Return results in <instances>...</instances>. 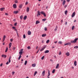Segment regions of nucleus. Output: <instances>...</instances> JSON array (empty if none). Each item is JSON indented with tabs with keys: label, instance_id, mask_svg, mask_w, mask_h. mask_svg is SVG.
<instances>
[{
	"label": "nucleus",
	"instance_id": "nucleus-1",
	"mask_svg": "<svg viewBox=\"0 0 78 78\" xmlns=\"http://www.w3.org/2000/svg\"><path fill=\"white\" fill-rule=\"evenodd\" d=\"M78 38H76L74 39V41H71V43H76V41H78Z\"/></svg>",
	"mask_w": 78,
	"mask_h": 78
},
{
	"label": "nucleus",
	"instance_id": "nucleus-2",
	"mask_svg": "<svg viewBox=\"0 0 78 78\" xmlns=\"http://www.w3.org/2000/svg\"><path fill=\"white\" fill-rule=\"evenodd\" d=\"M41 14H43L44 16V17H46V15H45V13L43 11H41Z\"/></svg>",
	"mask_w": 78,
	"mask_h": 78
},
{
	"label": "nucleus",
	"instance_id": "nucleus-3",
	"mask_svg": "<svg viewBox=\"0 0 78 78\" xmlns=\"http://www.w3.org/2000/svg\"><path fill=\"white\" fill-rule=\"evenodd\" d=\"M23 49H21L20 50V52H19V54H20V55H22V52L23 51Z\"/></svg>",
	"mask_w": 78,
	"mask_h": 78
},
{
	"label": "nucleus",
	"instance_id": "nucleus-4",
	"mask_svg": "<svg viewBox=\"0 0 78 78\" xmlns=\"http://www.w3.org/2000/svg\"><path fill=\"white\" fill-rule=\"evenodd\" d=\"M71 45V43H70L68 42L64 44V45Z\"/></svg>",
	"mask_w": 78,
	"mask_h": 78
},
{
	"label": "nucleus",
	"instance_id": "nucleus-5",
	"mask_svg": "<svg viewBox=\"0 0 78 78\" xmlns=\"http://www.w3.org/2000/svg\"><path fill=\"white\" fill-rule=\"evenodd\" d=\"M27 34L28 35H31V32L30 30H29L27 32Z\"/></svg>",
	"mask_w": 78,
	"mask_h": 78
},
{
	"label": "nucleus",
	"instance_id": "nucleus-6",
	"mask_svg": "<svg viewBox=\"0 0 78 78\" xmlns=\"http://www.w3.org/2000/svg\"><path fill=\"white\" fill-rule=\"evenodd\" d=\"M75 16V12H74L73 13L72 15V17H73Z\"/></svg>",
	"mask_w": 78,
	"mask_h": 78
},
{
	"label": "nucleus",
	"instance_id": "nucleus-7",
	"mask_svg": "<svg viewBox=\"0 0 78 78\" xmlns=\"http://www.w3.org/2000/svg\"><path fill=\"white\" fill-rule=\"evenodd\" d=\"M13 6L14 8H17V5L16 4H13Z\"/></svg>",
	"mask_w": 78,
	"mask_h": 78
},
{
	"label": "nucleus",
	"instance_id": "nucleus-8",
	"mask_svg": "<svg viewBox=\"0 0 78 78\" xmlns=\"http://www.w3.org/2000/svg\"><path fill=\"white\" fill-rule=\"evenodd\" d=\"M6 55H2V57H3V58H6Z\"/></svg>",
	"mask_w": 78,
	"mask_h": 78
},
{
	"label": "nucleus",
	"instance_id": "nucleus-9",
	"mask_svg": "<svg viewBox=\"0 0 78 78\" xmlns=\"http://www.w3.org/2000/svg\"><path fill=\"white\" fill-rule=\"evenodd\" d=\"M66 0H64L63 2V3H62V5H63L64 6V5H65V4H66Z\"/></svg>",
	"mask_w": 78,
	"mask_h": 78
},
{
	"label": "nucleus",
	"instance_id": "nucleus-10",
	"mask_svg": "<svg viewBox=\"0 0 78 78\" xmlns=\"http://www.w3.org/2000/svg\"><path fill=\"white\" fill-rule=\"evenodd\" d=\"M18 12H19V11H15L13 12L14 14H17Z\"/></svg>",
	"mask_w": 78,
	"mask_h": 78
},
{
	"label": "nucleus",
	"instance_id": "nucleus-11",
	"mask_svg": "<svg viewBox=\"0 0 78 78\" xmlns=\"http://www.w3.org/2000/svg\"><path fill=\"white\" fill-rule=\"evenodd\" d=\"M45 71L44 70L42 73V75L43 76H44L45 75Z\"/></svg>",
	"mask_w": 78,
	"mask_h": 78
},
{
	"label": "nucleus",
	"instance_id": "nucleus-12",
	"mask_svg": "<svg viewBox=\"0 0 78 78\" xmlns=\"http://www.w3.org/2000/svg\"><path fill=\"white\" fill-rule=\"evenodd\" d=\"M41 16V12L39 11H38L37 16Z\"/></svg>",
	"mask_w": 78,
	"mask_h": 78
},
{
	"label": "nucleus",
	"instance_id": "nucleus-13",
	"mask_svg": "<svg viewBox=\"0 0 78 78\" xmlns=\"http://www.w3.org/2000/svg\"><path fill=\"white\" fill-rule=\"evenodd\" d=\"M49 52V50H47L44 51V53H48Z\"/></svg>",
	"mask_w": 78,
	"mask_h": 78
},
{
	"label": "nucleus",
	"instance_id": "nucleus-14",
	"mask_svg": "<svg viewBox=\"0 0 78 78\" xmlns=\"http://www.w3.org/2000/svg\"><path fill=\"white\" fill-rule=\"evenodd\" d=\"M19 8H22V4H20L19 6Z\"/></svg>",
	"mask_w": 78,
	"mask_h": 78
},
{
	"label": "nucleus",
	"instance_id": "nucleus-15",
	"mask_svg": "<svg viewBox=\"0 0 78 78\" xmlns=\"http://www.w3.org/2000/svg\"><path fill=\"white\" fill-rule=\"evenodd\" d=\"M21 55H22L21 54L20 55V56H19V57L18 58V60H20V59L22 57V56H21Z\"/></svg>",
	"mask_w": 78,
	"mask_h": 78
},
{
	"label": "nucleus",
	"instance_id": "nucleus-16",
	"mask_svg": "<svg viewBox=\"0 0 78 78\" xmlns=\"http://www.w3.org/2000/svg\"><path fill=\"white\" fill-rule=\"evenodd\" d=\"M59 64H57L55 67L56 69H58L59 68Z\"/></svg>",
	"mask_w": 78,
	"mask_h": 78
},
{
	"label": "nucleus",
	"instance_id": "nucleus-17",
	"mask_svg": "<svg viewBox=\"0 0 78 78\" xmlns=\"http://www.w3.org/2000/svg\"><path fill=\"white\" fill-rule=\"evenodd\" d=\"M66 56H69V55H70V54H69V52H67L66 53Z\"/></svg>",
	"mask_w": 78,
	"mask_h": 78
},
{
	"label": "nucleus",
	"instance_id": "nucleus-18",
	"mask_svg": "<svg viewBox=\"0 0 78 78\" xmlns=\"http://www.w3.org/2000/svg\"><path fill=\"white\" fill-rule=\"evenodd\" d=\"M32 67H36V64L34 63V64H32Z\"/></svg>",
	"mask_w": 78,
	"mask_h": 78
},
{
	"label": "nucleus",
	"instance_id": "nucleus-19",
	"mask_svg": "<svg viewBox=\"0 0 78 78\" xmlns=\"http://www.w3.org/2000/svg\"><path fill=\"white\" fill-rule=\"evenodd\" d=\"M11 45H12V43H9V48H10L11 47Z\"/></svg>",
	"mask_w": 78,
	"mask_h": 78
},
{
	"label": "nucleus",
	"instance_id": "nucleus-20",
	"mask_svg": "<svg viewBox=\"0 0 78 78\" xmlns=\"http://www.w3.org/2000/svg\"><path fill=\"white\" fill-rule=\"evenodd\" d=\"M27 60H26L25 61V63H24V65H25V66H26V65H27Z\"/></svg>",
	"mask_w": 78,
	"mask_h": 78
},
{
	"label": "nucleus",
	"instance_id": "nucleus-21",
	"mask_svg": "<svg viewBox=\"0 0 78 78\" xmlns=\"http://www.w3.org/2000/svg\"><path fill=\"white\" fill-rule=\"evenodd\" d=\"M5 9L4 7L1 8L0 9V10H5Z\"/></svg>",
	"mask_w": 78,
	"mask_h": 78
},
{
	"label": "nucleus",
	"instance_id": "nucleus-22",
	"mask_svg": "<svg viewBox=\"0 0 78 78\" xmlns=\"http://www.w3.org/2000/svg\"><path fill=\"white\" fill-rule=\"evenodd\" d=\"M50 75V71L49 70H48V76H49Z\"/></svg>",
	"mask_w": 78,
	"mask_h": 78
},
{
	"label": "nucleus",
	"instance_id": "nucleus-23",
	"mask_svg": "<svg viewBox=\"0 0 78 78\" xmlns=\"http://www.w3.org/2000/svg\"><path fill=\"white\" fill-rule=\"evenodd\" d=\"M27 18V16H25L24 17H23V19L24 20H25Z\"/></svg>",
	"mask_w": 78,
	"mask_h": 78
},
{
	"label": "nucleus",
	"instance_id": "nucleus-24",
	"mask_svg": "<svg viewBox=\"0 0 78 78\" xmlns=\"http://www.w3.org/2000/svg\"><path fill=\"white\" fill-rule=\"evenodd\" d=\"M74 64L75 66H76V61H75L74 62Z\"/></svg>",
	"mask_w": 78,
	"mask_h": 78
},
{
	"label": "nucleus",
	"instance_id": "nucleus-25",
	"mask_svg": "<svg viewBox=\"0 0 78 78\" xmlns=\"http://www.w3.org/2000/svg\"><path fill=\"white\" fill-rule=\"evenodd\" d=\"M36 25H37V24H38V23H39V22L38 21H37L36 22Z\"/></svg>",
	"mask_w": 78,
	"mask_h": 78
},
{
	"label": "nucleus",
	"instance_id": "nucleus-26",
	"mask_svg": "<svg viewBox=\"0 0 78 78\" xmlns=\"http://www.w3.org/2000/svg\"><path fill=\"white\" fill-rule=\"evenodd\" d=\"M42 37H45V36H46V34H43L42 35Z\"/></svg>",
	"mask_w": 78,
	"mask_h": 78
},
{
	"label": "nucleus",
	"instance_id": "nucleus-27",
	"mask_svg": "<svg viewBox=\"0 0 78 78\" xmlns=\"http://www.w3.org/2000/svg\"><path fill=\"white\" fill-rule=\"evenodd\" d=\"M68 12V11L67 10H66L65 12V15H67V13Z\"/></svg>",
	"mask_w": 78,
	"mask_h": 78
},
{
	"label": "nucleus",
	"instance_id": "nucleus-28",
	"mask_svg": "<svg viewBox=\"0 0 78 78\" xmlns=\"http://www.w3.org/2000/svg\"><path fill=\"white\" fill-rule=\"evenodd\" d=\"M37 71H35L34 73V76H35L37 74Z\"/></svg>",
	"mask_w": 78,
	"mask_h": 78
},
{
	"label": "nucleus",
	"instance_id": "nucleus-29",
	"mask_svg": "<svg viewBox=\"0 0 78 78\" xmlns=\"http://www.w3.org/2000/svg\"><path fill=\"white\" fill-rule=\"evenodd\" d=\"M15 3H18V1L17 0H15L14 1Z\"/></svg>",
	"mask_w": 78,
	"mask_h": 78
},
{
	"label": "nucleus",
	"instance_id": "nucleus-30",
	"mask_svg": "<svg viewBox=\"0 0 78 78\" xmlns=\"http://www.w3.org/2000/svg\"><path fill=\"white\" fill-rule=\"evenodd\" d=\"M55 72V69H53L52 71V73H54Z\"/></svg>",
	"mask_w": 78,
	"mask_h": 78
},
{
	"label": "nucleus",
	"instance_id": "nucleus-31",
	"mask_svg": "<svg viewBox=\"0 0 78 78\" xmlns=\"http://www.w3.org/2000/svg\"><path fill=\"white\" fill-rule=\"evenodd\" d=\"M26 38V36H25V35L24 34L23 35V39H25V38Z\"/></svg>",
	"mask_w": 78,
	"mask_h": 78
},
{
	"label": "nucleus",
	"instance_id": "nucleus-32",
	"mask_svg": "<svg viewBox=\"0 0 78 78\" xmlns=\"http://www.w3.org/2000/svg\"><path fill=\"white\" fill-rule=\"evenodd\" d=\"M5 38H6V35L4 36L3 37V39H5Z\"/></svg>",
	"mask_w": 78,
	"mask_h": 78
},
{
	"label": "nucleus",
	"instance_id": "nucleus-33",
	"mask_svg": "<svg viewBox=\"0 0 78 78\" xmlns=\"http://www.w3.org/2000/svg\"><path fill=\"white\" fill-rule=\"evenodd\" d=\"M20 19L22 20L23 18V16H20Z\"/></svg>",
	"mask_w": 78,
	"mask_h": 78
},
{
	"label": "nucleus",
	"instance_id": "nucleus-34",
	"mask_svg": "<svg viewBox=\"0 0 78 78\" xmlns=\"http://www.w3.org/2000/svg\"><path fill=\"white\" fill-rule=\"evenodd\" d=\"M74 28H75V26H73L72 28V30H73L74 29Z\"/></svg>",
	"mask_w": 78,
	"mask_h": 78
},
{
	"label": "nucleus",
	"instance_id": "nucleus-35",
	"mask_svg": "<svg viewBox=\"0 0 78 78\" xmlns=\"http://www.w3.org/2000/svg\"><path fill=\"white\" fill-rule=\"evenodd\" d=\"M50 42V40H48L47 41H46V43L47 44H48L49 42Z\"/></svg>",
	"mask_w": 78,
	"mask_h": 78
},
{
	"label": "nucleus",
	"instance_id": "nucleus-36",
	"mask_svg": "<svg viewBox=\"0 0 78 78\" xmlns=\"http://www.w3.org/2000/svg\"><path fill=\"white\" fill-rule=\"evenodd\" d=\"M78 48V47L77 46H76L74 47V48H76V49H77V48Z\"/></svg>",
	"mask_w": 78,
	"mask_h": 78
},
{
	"label": "nucleus",
	"instance_id": "nucleus-37",
	"mask_svg": "<svg viewBox=\"0 0 78 78\" xmlns=\"http://www.w3.org/2000/svg\"><path fill=\"white\" fill-rule=\"evenodd\" d=\"M44 56H43V57H41V59L42 60H43V59H44Z\"/></svg>",
	"mask_w": 78,
	"mask_h": 78
},
{
	"label": "nucleus",
	"instance_id": "nucleus-38",
	"mask_svg": "<svg viewBox=\"0 0 78 78\" xmlns=\"http://www.w3.org/2000/svg\"><path fill=\"white\" fill-rule=\"evenodd\" d=\"M8 48H7L6 49L5 52H7V51H8Z\"/></svg>",
	"mask_w": 78,
	"mask_h": 78
},
{
	"label": "nucleus",
	"instance_id": "nucleus-39",
	"mask_svg": "<svg viewBox=\"0 0 78 78\" xmlns=\"http://www.w3.org/2000/svg\"><path fill=\"white\" fill-rule=\"evenodd\" d=\"M28 2H26L25 4V5H28Z\"/></svg>",
	"mask_w": 78,
	"mask_h": 78
},
{
	"label": "nucleus",
	"instance_id": "nucleus-40",
	"mask_svg": "<svg viewBox=\"0 0 78 78\" xmlns=\"http://www.w3.org/2000/svg\"><path fill=\"white\" fill-rule=\"evenodd\" d=\"M27 48L28 49V50H30V47L28 46L27 47Z\"/></svg>",
	"mask_w": 78,
	"mask_h": 78
},
{
	"label": "nucleus",
	"instance_id": "nucleus-41",
	"mask_svg": "<svg viewBox=\"0 0 78 78\" xmlns=\"http://www.w3.org/2000/svg\"><path fill=\"white\" fill-rule=\"evenodd\" d=\"M46 20V19H43L42 20V21H44H44H45Z\"/></svg>",
	"mask_w": 78,
	"mask_h": 78
},
{
	"label": "nucleus",
	"instance_id": "nucleus-42",
	"mask_svg": "<svg viewBox=\"0 0 78 78\" xmlns=\"http://www.w3.org/2000/svg\"><path fill=\"white\" fill-rule=\"evenodd\" d=\"M59 55H61V51L59 52Z\"/></svg>",
	"mask_w": 78,
	"mask_h": 78
},
{
	"label": "nucleus",
	"instance_id": "nucleus-43",
	"mask_svg": "<svg viewBox=\"0 0 78 78\" xmlns=\"http://www.w3.org/2000/svg\"><path fill=\"white\" fill-rule=\"evenodd\" d=\"M44 50V48H42V49H41V50H40V51H43V50Z\"/></svg>",
	"mask_w": 78,
	"mask_h": 78
},
{
	"label": "nucleus",
	"instance_id": "nucleus-44",
	"mask_svg": "<svg viewBox=\"0 0 78 78\" xmlns=\"http://www.w3.org/2000/svg\"><path fill=\"white\" fill-rule=\"evenodd\" d=\"M58 43L61 44H62V42H61V41H59L58 42Z\"/></svg>",
	"mask_w": 78,
	"mask_h": 78
},
{
	"label": "nucleus",
	"instance_id": "nucleus-45",
	"mask_svg": "<svg viewBox=\"0 0 78 78\" xmlns=\"http://www.w3.org/2000/svg\"><path fill=\"white\" fill-rule=\"evenodd\" d=\"M15 73V72H12V75H14Z\"/></svg>",
	"mask_w": 78,
	"mask_h": 78
},
{
	"label": "nucleus",
	"instance_id": "nucleus-46",
	"mask_svg": "<svg viewBox=\"0 0 78 78\" xmlns=\"http://www.w3.org/2000/svg\"><path fill=\"white\" fill-rule=\"evenodd\" d=\"M44 30L45 31H47V28L45 27L44 28Z\"/></svg>",
	"mask_w": 78,
	"mask_h": 78
},
{
	"label": "nucleus",
	"instance_id": "nucleus-47",
	"mask_svg": "<svg viewBox=\"0 0 78 78\" xmlns=\"http://www.w3.org/2000/svg\"><path fill=\"white\" fill-rule=\"evenodd\" d=\"M12 49L13 50H14L16 49V48H15V47H13Z\"/></svg>",
	"mask_w": 78,
	"mask_h": 78
},
{
	"label": "nucleus",
	"instance_id": "nucleus-48",
	"mask_svg": "<svg viewBox=\"0 0 78 78\" xmlns=\"http://www.w3.org/2000/svg\"><path fill=\"white\" fill-rule=\"evenodd\" d=\"M54 31H57V28H55V30H54Z\"/></svg>",
	"mask_w": 78,
	"mask_h": 78
},
{
	"label": "nucleus",
	"instance_id": "nucleus-49",
	"mask_svg": "<svg viewBox=\"0 0 78 78\" xmlns=\"http://www.w3.org/2000/svg\"><path fill=\"white\" fill-rule=\"evenodd\" d=\"M8 64H9V62H7L6 63V64L7 65H8Z\"/></svg>",
	"mask_w": 78,
	"mask_h": 78
},
{
	"label": "nucleus",
	"instance_id": "nucleus-50",
	"mask_svg": "<svg viewBox=\"0 0 78 78\" xmlns=\"http://www.w3.org/2000/svg\"><path fill=\"white\" fill-rule=\"evenodd\" d=\"M65 25H67V22H66V23H65Z\"/></svg>",
	"mask_w": 78,
	"mask_h": 78
},
{
	"label": "nucleus",
	"instance_id": "nucleus-51",
	"mask_svg": "<svg viewBox=\"0 0 78 78\" xmlns=\"http://www.w3.org/2000/svg\"><path fill=\"white\" fill-rule=\"evenodd\" d=\"M9 63H10L11 62V60L9 59Z\"/></svg>",
	"mask_w": 78,
	"mask_h": 78
},
{
	"label": "nucleus",
	"instance_id": "nucleus-52",
	"mask_svg": "<svg viewBox=\"0 0 78 78\" xmlns=\"http://www.w3.org/2000/svg\"><path fill=\"white\" fill-rule=\"evenodd\" d=\"M5 15H6V16H8V13H5Z\"/></svg>",
	"mask_w": 78,
	"mask_h": 78
},
{
	"label": "nucleus",
	"instance_id": "nucleus-53",
	"mask_svg": "<svg viewBox=\"0 0 78 78\" xmlns=\"http://www.w3.org/2000/svg\"><path fill=\"white\" fill-rule=\"evenodd\" d=\"M66 2H69L70 0H66Z\"/></svg>",
	"mask_w": 78,
	"mask_h": 78
},
{
	"label": "nucleus",
	"instance_id": "nucleus-54",
	"mask_svg": "<svg viewBox=\"0 0 78 78\" xmlns=\"http://www.w3.org/2000/svg\"><path fill=\"white\" fill-rule=\"evenodd\" d=\"M29 7H27V10H29Z\"/></svg>",
	"mask_w": 78,
	"mask_h": 78
},
{
	"label": "nucleus",
	"instance_id": "nucleus-55",
	"mask_svg": "<svg viewBox=\"0 0 78 78\" xmlns=\"http://www.w3.org/2000/svg\"><path fill=\"white\" fill-rule=\"evenodd\" d=\"M13 41V39H10L11 42H12Z\"/></svg>",
	"mask_w": 78,
	"mask_h": 78
},
{
	"label": "nucleus",
	"instance_id": "nucleus-56",
	"mask_svg": "<svg viewBox=\"0 0 78 78\" xmlns=\"http://www.w3.org/2000/svg\"><path fill=\"white\" fill-rule=\"evenodd\" d=\"M17 23H15V24H14V25H15V26H16L17 25Z\"/></svg>",
	"mask_w": 78,
	"mask_h": 78
},
{
	"label": "nucleus",
	"instance_id": "nucleus-57",
	"mask_svg": "<svg viewBox=\"0 0 78 78\" xmlns=\"http://www.w3.org/2000/svg\"><path fill=\"white\" fill-rule=\"evenodd\" d=\"M2 66H3V64L2 63L0 64V66L1 67H2Z\"/></svg>",
	"mask_w": 78,
	"mask_h": 78
},
{
	"label": "nucleus",
	"instance_id": "nucleus-58",
	"mask_svg": "<svg viewBox=\"0 0 78 78\" xmlns=\"http://www.w3.org/2000/svg\"><path fill=\"white\" fill-rule=\"evenodd\" d=\"M67 5H65V6H64L65 8H66V7H67Z\"/></svg>",
	"mask_w": 78,
	"mask_h": 78
},
{
	"label": "nucleus",
	"instance_id": "nucleus-59",
	"mask_svg": "<svg viewBox=\"0 0 78 78\" xmlns=\"http://www.w3.org/2000/svg\"><path fill=\"white\" fill-rule=\"evenodd\" d=\"M45 47H46V46H44V47H43V49H44V48H45Z\"/></svg>",
	"mask_w": 78,
	"mask_h": 78
},
{
	"label": "nucleus",
	"instance_id": "nucleus-60",
	"mask_svg": "<svg viewBox=\"0 0 78 78\" xmlns=\"http://www.w3.org/2000/svg\"><path fill=\"white\" fill-rule=\"evenodd\" d=\"M12 28H13V29H15L16 28V27H12Z\"/></svg>",
	"mask_w": 78,
	"mask_h": 78
},
{
	"label": "nucleus",
	"instance_id": "nucleus-61",
	"mask_svg": "<svg viewBox=\"0 0 78 78\" xmlns=\"http://www.w3.org/2000/svg\"><path fill=\"white\" fill-rule=\"evenodd\" d=\"M27 12H29V10H27Z\"/></svg>",
	"mask_w": 78,
	"mask_h": 78
},
{
	"label": "nucleus",
	"instance_id": "nucleus-62",
	"mask_svg": "<svg viewBox=\"0 0 78 78\" xmlns=\"http://www.w3.org/2000/svg\"><path fill=\"white\" fill-rule=\"evenodd\" d=\"M9 59L11 60V56H10Z\"/></svg>",
	"mask_w": 78,
	"mask_h": 78
},
{
	"label": "nucleus",
	"instance_id": "nucleus-63",
	"mask_svg": "<svg viewBox=\"0 0 78 78\" xmlns=\"http://www.w3.org/2000/svg\"><path fill=\"white\" fill-rule=\"evenodd\" d=\"M42 43H44V40H42Z\"/></svg>",
	"mask_w": 78,
	"mask_h": 78
},
{
	"label": "nucleus",
	"instance_id": "nucleus-64",
	"mask_svg": "<svg viewBox=\"0 0 78 78\" xmlns=\"http://www.w3.org/2000/svg\"><path fill=\"white\" fill-rule=\"evenodd\" d=\"M38 52H39V50H38L37 51V53H38Z\"/></svg>",
	"mask_w": 78,
	"mask_h": 78
}]
</instances>
